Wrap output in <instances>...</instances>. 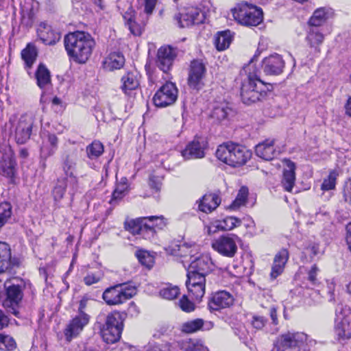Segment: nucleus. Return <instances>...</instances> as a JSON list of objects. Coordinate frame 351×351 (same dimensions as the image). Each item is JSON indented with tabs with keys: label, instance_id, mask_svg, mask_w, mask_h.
Wrapping results in <instances>:
<instances>
[{
	"label": "nucleus",
	"instance_id": "1",
	"mask_svg": "<svg viewBox=\"0 0 351 351\" xmlns=\"http://www.w3.org/2000/svg\"><path fill=\"white\" fill-rule=\"evenodd\" d=\"M64 43L69 58L79 64L87 62L95 45V40L90 34L80 31L66 34Z\"/></svg>",
	"mask_w": 351,
	"mask_h": 351
},
{
	"label": "nucleus",
	"instance_id": "2",
	"mask_svg": "<svg viewBox=\"0 0 351 351\" xmlns=\"http://www.w3.org/2000/svg\"><path fill=\"white\" fill-rule=\"evenodd\" d=\"M216 156L230 166L239 167L245 165L250 159L252 153L241 145L228 142L218 147Z\"/></svg>",
	"mask_w": 351,
	"mask_h": 351
},
{
	"label": "nucleus",
	"instance_id": "3",
	"mask_svg": "<svg viewBox=\"0 0 351 351\" xmlns=\"http://www.w3.org/2000/svg\"><path fill=\"white\" fill-rule=\"evenodd\" d=\"M272 86L265 84L259 78L250 75L243 82L241 88V97L243 102L251 104L265 98L267 93L271 91Z\"/></svg>",
	"mask_w": 351,
	"mask_h": 351
},
{
	"label": "nucleus",
	"instance_id": "4",
	"mask_svg": "<svg viewBox=\"0 0 351 351\" xmlns=\"http://www.w3.org/2000/svg\"><path fill=\"white\" fill-rule=\"evenodd\" d=\"M232 13L234 19L239 23L245 26H256L263 19V10L246 1L238 3L232 9Z\"/></svg>",
	"mask_w": 351,
	"mask_h": 351
},
{
	"label": "nucleus",
	"instance_id": "5",
	"mask_svg": "<svg viewBox=\"0 0 351 351\" xmlns=\"http://www.w3.org/2000/svg\"><path fill=\"white\" fill-rule=\"evenodd\" d=\"M136 293V289L134 286L118 284L106 289L102 294V298L107 304L115 306L125 302Z\"/></svg>",
	"mask_w": 351,
	"mask_h": 351
},
{
	"label": "nucleus",
	"instance_id": "6",
	"mask_svg": "<svg viewBox=\"0 0 351 351\" xmlns=\"http://www.w3.org/2000/svg\"><path fill=\"white\" fill-rule=\"evenodd\" d=\"M335 331L339 339L351 337V309L346 305L338 304L336 308Z\"/></svg>",
	"mask_w": 351,
	"mask_h": 351
},
{
	"label": "nucleus",
	"instance_id": "7",
	"mask_svg": "<svg viewBox=\"0 0 351 351\" xmlns=\"http://www.w3.org/2000/svg\"><path fill=\"white\" fill-rule=\"evenodd\" d=\"M307 336L302 332H288L278 339V351H305Z\"/></svg>",
	"mask_w": 351,
	"mask_h": 351
},
{
	"label": "nucleus",
	"instance_id": "8",
	"mask_svg": "<svg viewBox=\"0 0 351 351\" xmlns=\"http://www.w3.org/2000/svg\"><path fill=\"white\" fill-rule=\"evenodd\" d=\"M175 21L180 27H186L193 25L203 23L206 19V13L197 7H188L176 14Z\"/></svg>",
	"mask_w": 351,
	"mask_h": 351
},
{
	"label": "nucleus",
	"instance_id": "9",
	"mask_svg": "<svg viewBox=\"0 0 351 351\" xmlns=\"http://www.w3.org/2000/svg\"><path fill=\"white\" fill-rule=\"evenodd\" d=\"M239 241V237L234 234L221 236L212 242V247L221 255L232 258L237 252Z\"/></svg>",
	"mask_w": 351,
	"mask_h": 351
},
{
	"label": "nucleus",
	"instance_id": "10",
	"mask_svg": "<svg viewBox=\"0 0 351 351\" xmlns=\"http://www.w3.org/2000/svg\"><path fill=\"white\" fill-rule=\"evenodd\" d=\"M207 69L205 64L200 60H193L191 62L187 82L190 88L199 90L204 86V80L206 75Z\"/></svg>",
	"mask_w": 351,
	"mask_h": 351
},
{
	"label": "nucleus",
	"instance_id": "11",
	"mask_svg": "<svg viewBox=\"0 0 351 351\" xmlns=\"http://www.w3.org/2000/svg\"><path fill=\"white\" fill-rule=\"evenodd\" d=\"M178 88L174 83L166 82L155 93L153 101L156 106L164 108L173 104L178 98Z\"/></svg>",
	"mask_w": 351,
	"mask_h": 351
},
{
	"label": "nucleus",
	"instance_id": "12",
	"mask_svg": "<svg viewBox=\"0 0 351 351\" xmlns=\"http://www.w3.org/2000/svg\"><path fill=\"white\" fill-rule=\"evenodd\" d=\"M206 274L189 271L186 285L189 295L194 300H200L205 294Z\"/></svg>",
	"mask_w": 351,
	"mask_h": 351
},
{
	"label": "nucleus",
	"instance_id": "13",
	"mask_svg": "<svg viewBox=\"0 0 351 351\" xmlns=\"http://www.w3.org/2000/svg\"><path fill=\"white\" fill-rule=\"evenodd\" d=\"M34 124V118L31 114H25L13 124L15 139L17 143L23 144L29 139Z\"/></svg>",
	"mask_w": 351,
	"mask_h": 351
},
{
	"label": "nucleus",
	"instance_id": "14",
	"mask_svg": "<svg viewBox=\"0 0 351 351\" xmlns=\"http://www.w3.org/2000/svg\"><path fill=\"white\" fill-rule=\"evenodd\" d=\"M77 151L76 149L66 150L62 164V169L64 174L69 177V183L71 186V194L74 195L77 186V180L74 176L76 168Z\"/></svg>",
	"mask_w": 351,
	"mask_h": 351
},
{
	"label": "nucleus",
	"instance_id": "15",
	"mask_svg": "<svg viewBox=\"0 0 351 351\" xmlns=\"http://www.w3.org/2000/svg\"><path fill=\"white\" fill-rule=\"evenodd\" d=\"M177 56L176 49L170 46H162L157 52V66L164 73L169 71Z\"/></svg>",
	"mask_w": 351,
	"mask_h": 351
},
{
	"label": "nucleus",
	"instance_id": "16",
	"mask_svg": "<svg viewBox=\"0 0 351 351\" xmlns=\"http://www.w3.org/2000/svg\"><path fill=\"white\" fill-rule=\"evenodd\" d=\"M23 298L21 287L19 285H12L7 289V298L3 302V306L9 313L18 316L19 304Z\"/></svg>",
	"mask_w": 351,
	"mask_h": 351
},
{
	"label": "nucleus",
	"instance_id": "17",
	"mask_svg": "<svg viewBox=\"0 0 351 351\" xmlns=\"http://www.w3.org/2000/svg\"><path fill=\"white\" fill-rule=\"evenodd\" d=\"M125 227L133 234H141L146 239L154 237L153 226L147 223L146 217L126 221Z\"/></svg>",
	"mask_w": 351,
	"mask_h": 351
},
{
	"label": "nucleus",
	"instance_id": "18",
	"mask_svg": "<svg viewBox=\"0 0 351 351\" xmlns=\"http://www.w3.org/2000/svg\"><path fill=\"white\" fill-rule=\"evenodd\" d=\"M234 298L232 293L226 291H219L214 293L208 301V308L211 311H219L229 308L234 304Z\"/></svg>",
	"mask_w": 351,
	"mask_h": 351
},
{
	"label": "nucleus",
	"instance_id": "19",
	"mask_svg": "<svg viewBox=\"0 0 351 351\" xmlns=\"http://www.w3.org/2000/svg\"><path fill=\"white\" fill-rule=\"evenodd\" d=\"M206 147L207 143L204 138H195L182 151V156L186 160L202 158L205 156L204 151Z\"/></svg>",
	"mask_w": 351,
	"mask_h": 351
},
{
	"label": "nucleus",
	"instance_id": "20",
	"mask_svg": "<svg viewBox=\"0 0 351 351\" xmlns=\"http://www.w3.org/2000/svg\"><path fill=\"white\" fill-rule=\"evenodd\" d=\"M285 62L278 54L271 55L262 61V69L266 75H278L282 73Z\"/></svg>",
	"mask_w": 351,
	"mask_h": 351
},
{
	"label": "nucleus",
	"instance_id": "21",
	"mask_svg": "<svg viewBox=\"0 0 351 351\" xmlns=\"http://www.w3.org/2000/svg\"><path fill=\"white\" fill-rule=\"evenodd\" d=\"M89 322L90 320L86 316L81 317L75 315L64 330L66 339L68 341H71L73 338L77 337Z\"/></svg>",
	"mask_w": 351,
	"mask_h": 351
},
{
	"label": "nucleus",
	"instance_id": "22",
	"mask_svg": "<svg viewBox=\"0 0 351 351\" xmlns=\"http://www.w3.org/2000/svg\"><path fill=\"white\" fill-rule=\"evenodd\" d=\"M20 263L19 258L12 256L9 245L0 242V273L5 272L13 267H18Z\"/></svg>",
	"mask_w": 351,
	"mask_h": 351
},
{
	"label": "nucleus",
	"instance_id": "23",
	"mask_svg": "<svg viewBox=\"0 0 351 351\" xmlns=\"http://www.w3.org/2000/svg\"><path fill=\"white\" fill-rule=\"evenodd\" d=\"M214 265L209 254H202L190 261L189 271L202 273L206 275L213 269Z\"/></svg>",
	"mask_w": 351,
	"mask_h": 351
},
{
	"label": "nucleus",
	"instance_id": "24",
	"mask_svg": "<svg viewBox=\"0 0 351 351\" xmlns=\"http://www.w3.org/2000/svg\"><path fill=\"white\" fill-rule=\"evenodd\" d=\"M283 163L285 168L281 184L285 191L291 192L295 182V165L289 159L283 160Z\"/></svg>",
	"mask_w": 351,
	"mask_h": 351
},
{
	"label": "nucleus",
	"instance_id": "25",
	"mask_svg": "<svg viewBox=\"0 0 351 351\" xmlns=\"http://www.w3.org/2000/svg\"><path fill=\"white\" fill-rule=\"evenodd\" d=\"M38 2L34 0H23L21 2V23L27 27L33 23Z\"/></svg>",
	"mask_w": 351,
	"mask_h": 351
},
{
	"label": "nucleus",
	"instance_id": "26",
	"mask_svg": "<svg viewBox=\"0 0 351 351\" xmlns=\"http://www.w3.org/2000/svg\"><path fill=\"white\" fill-rule=\"evenodd\" d=\"M39 38L45 45H52L60 38V34L53 31L51 27L45 22H41L37 29Z\"/></svg>",
	"mask_w": 351,
	"mask_h": 351
},
{
	"label": "nucleus",
	"instance_id": "27",
	"mask_svg": "<svg viewBox=\"0 0 351 351\" xmlns=\"http://www.w3.org/2000/svg\"><path fill=\"white\" fill-rule=\"evenodd\" d=\"M274 139H267L258 144L255 148L256 154L265 160L274 159L278 154L274 148Z\"/></svg>",
	"mask_w": 351,
	"mask_h": 351
},
{
	"label": "nucleus",
	"instance_id": "28",
	"mask_svg": "<svg viewBox=\"0 0 351 351\" xmlns=\"http://www.w3.org/2000/svg\"><path fill=\"white\" fill-rule=\"evenodd\" d=\"M241 223V220L237 217H226L223 220L213 222L208 227V232L210 234L216 232L218 230H231L235 227L239 226Z\"/></svg>",
	"mask_w": 351,
	"mask_h": 351
},
{
	"label": "nucleus",
	"instance_id": "29",
	"mask_svg": "<svg viewBox=\"0 0 351 351\" xmlns=\"http://www.w3.org/2000/svg\"><path fill=\"white\" fill-rule=\"evenodd\" d=\"M58 138L54 134L44 133L43 134L42 145L40 152L45 158L49 157L54 154L58 148Z\"/></svg>",
	"mask_w": 351,
	"mask_h": 351
},
{
	"label": "nucleus",
	"instance_id": "30",
	"mask_svg": "<svg viewBox=\"0 0 351 351\" xmlns=\"http://www.w3.org/2000/svg\"><path fill=\"white\" fill-rule=\"evenodd\" d=\"M213 327L211 322H204L202 319L197 318L183 323L181 326V331L184 333H193L199 330H210Z\"/></svg>",
	"mask_w": 351,
	"mask_h": 351
},
{
	"label": "nucleus",
	"instance_id": "31",
	"mask_svg": "<svg viewBox=\"0 0 351 351\" xmlns=\"http://www.w3.org/2000/svg\"><path fill=\"white\" fill-rule=\"evenodd\" d=\"M221 203L219 197L214 193L206 194L199 201V209L204 213H211Z\"/></svg>",
	"mask_w": 351,
	"mask_h": 351
},
{
	"label": "nucleus",
	"instance_id": "32",
	"mask_svg": "<svg viewBox=\"0 0 351 351\" xmlns=\"http://www.w3.org/2000/svg\"><path fill=\"white\" fill-rule=\"evenodd\" d=\"M124 56L119 52H113L105 58L103 64L105 69L113 71L121 69L124 65Z\"/></svg>",
	"mask_w": 351,
	"mask_h": 351
},
{
	"label": "nucleus",
	"instance_id": "33",
	"mask_svg": "<svg viewBox=\"0 0 351 351\" xmlns=\"http://www.w3.org/2000/svg\"><path fill=\"white\" fill-rule=\"evenodd\" d=\"M121 88L126 95H130L132 90L139 86L137 75L132 72L127 73L121 77Z\"/></svg>",
	"mask_w": 351,
	"mask_h": 351
},
{
	"label": "nucleus",
	"instance_id": "34",
	"mask_svg": "<svg viewBox=\"0 0 351 351\" xmlns=\"http://www.w3.org/2000/svg\"><path fill=\"white\" fill-rule=\"evenodd\" d=\"M21 58L24 61L25 67L27 70L30 69L34 64L38 52L34 45L29 43L26 47L21 51Z\"/></svg>",
	"mask_w": 351,
	"mask_h": 351
},
{
	"label": "nucleus",
	"instance_id": "35",
	"mask_svg": "<svg viewBox=\"0 0 351 351\" xmlns=\"http://www.w3.org/2000/svg\"><path fill=\"white\" fill-rule=\"evenodd\" d=\"M1 168L7 177L12 178L14 176L16 172V161L11 150H9V152L3 156Z\"/></svg>",
	"mask_w": 351,
	"mask_h": 351
},
{
	"label": "nucleus",
	"instance_id": "36",
	"mask_svg": "<svg viewBox=\"0 0 351 351\" xmlns=\"http://www.w3.org/2000/svg\"><path fill=\"white\" fill-rule=\"evenodd\" d=\"M199 247L195 243H184L178 245L177 255L185 258L189 257V260H186V262H190L191 258L199 253Z\"/></svg>",
	"mask_w": 351,
	"mask_h": 351
},
{
	"label": "nucleus",
	"instance_id": "37",
	"mask_svg": "<svg viewBox=\"0 0 351 351\" xmlns=\"http://www.w3.org/2000/svg\"><path fill=\"white\" fill-rule=\"evenodd\" d=\"M231 112L232 109L227 103H216L213 106L210 117L217 121L221 122L225 120Z\"/></svg>",
	"mask_w": 351,
	"mask_h": 351
},
{
	"label": "nucleus",
	"instance_id": "38",
	"mask_svg": "<svg viewBox=\"0 0 351 351\" xmlns=\"http://www.w3.org/2000/svg\"><path fill=\"white\" fill-rule=\"evenodd\" d=\"M122 328H109L103 326L101 330V337L107 343H114L119 340Z\"/></svg>",
	"mask_w": 351,
	"mask_h": 351
},
{
	"label": "nucleus",
	"instance_id": "39",
	"mask_svg": "<svg viewBox=\"0 0 351 351\" xmlns=\"http://www.w3.org/2000/svg\"><path fill=\"white\" fill-rule=\"evenodd\" d=\"M36 78L37 84L40 88H44L50 84V72L43 64H39L36 72Z\"/></svg>",
	"mask_w": 351,
	"mask_h": 351
},
{
	"label": "nucleus",
	"instance_id": "40",
	"mask_svg": "<svg viewBox=\"0 0 351 351\" xmlns=\"http://www.w3.org/2000/svg\"><path fill=\"white\" fill-rule=\"evenodd\" d=\"M232 40V36L230 30L218 33L215 38V45L219 51L227 49Z\"/></svg>",
	"mask_w": 351,
	"mask_h": 351
},
{
	"label": "nucleus",
	"instance_id": "41",
	"mask_svg": "<svg viewBox=\"0 0 351 351\" xmlns=\"http://www.w3.org/2000/svg\"><path fill=\"white\" fill-rule=\"evenodd\" d=\"M86 154L89 159L98 158L104 153V145L99 141H94L86 147Z\"/></svg>",
	"mask_w": 351,
	"mask_h": 351
},
{
	"label": "nucleus",
	"instance_id": "42",
	"mask_svg": "<svg viewBox=\"0 0 351 351\" xmlns=\"http://www.w3.org/2000/svg\"><path fill=\"white\" fill-rule=\"evenodd\" d=\"M328 14L324 8L317 9L309 20V25L314 27L322 25L328 19Z\"/></svg>",
	"mask_w": 351,
	"mask_h": 351
},
{
	"label": "nucleus",
	"instance_id": "43",
	"mask_svg": "<svg viewBox=\"0 0 351 351\" xmlns=\"http://www.w3.org/2000/svg\"><path fill=\"white\" fill-rule=\"evenodd\" d=\"M306 40L311 47L317 48L324 40V36L317 27L310 29Z\"/></svg>",
	"mask_w": 351,
	"mask_h": 351
},
{
	"label": "nucleus",
	"instance_id": "44",
	"mask_svg": "<svg viewBox=\"0 0 351 351\" xmlns=\"http://www.w3.org/2000/svg\"><path fill=\"white\" fill-rule=\"evenodd\" d=\"M67 182H69L67 178L58 180V182L53 190V195L55 201L58 202L63 198L67 186Z\"/></svg>",
	"mask_w": 351,
	"mask_h": 351
},
{
	"label": "nucleus",
	"instance_id": "45",
	"mask_svg": "<svg viewBox=\"0 0 351 351\" xmlns=\"http://www.w3.org/2000/svg\"><path fill=\"white\" fill-rule=\"evenodd\" d=\"M103 326H108L109 328H122L121 314L117 311H114L108 314Z\"/></svg>",
	"mask_w": 351,
	"mask_h": 351
},
{
	"label": "nucleus",
	"instance_id": "46",
	"mask_svg": "<svg viewBox=\"0 0 351 351\" xmlns=\"http://www.w3.org/2000/svg\"><path fill=\"white\" fill-rule=\"evenodd\" d=\"M91 300L84 295L82 298V299L79 301V305L77 308V314L76 315H78L81 317L86 316L88 317V319H90V315L88 313V308L90 307Z\"/></svg>",
	"mask_w": 351,
	"mask_h": 351
},
{
	"label": "nucleus",
	"instance_id": "47",
	"mask_svg": "<svg viewBox=\"0 0 351 351\" xmlns=\"http://www.w3.org/2000/svg\"><path fill=\"white\" fill-rule=\"evenodd\" d=\"M247 195L248 189L246 186H242L239 191L236 199L230 206V208L234 210L239 208L241 206L244 205L246 202Z\"/></svg>",
	"mask_w": 351,
	"mask_h": 351
},
{
	"label": "nucleus",
	"instance_id": "48",
	"mask_svg": "<svg viewBox=\"0 0 351 351\" xmlns=\"http://www.w3.org/2000/svg\"><path fill=\"white\" fill-rule=\"evenodd\" d=\"M179 294V289L176 286L167 285L160 291V295L162 298L167 300H173Z\"/></svg>",
	"mask_w": 351,
	"mask_h": 351
},
{
	"label": "nucleus",
	"instance_id": "49",
	"mask_svg": "<svg viewBox=\"0 0 351 351\" xmlns=\"http://www.w3.org/2000/svg\"><path fill=\"white\" fill-rule=\"evenodd\" d=\"M136 256L139 262L145 267L151 268L154 263V258L147 251L138 250Z\"/></svg>",
	"mask_w": 351,
	"mask_h": 351
},
{
	"label": "nucleus",
	"instance_id": "50",
	"mask_svg": "<svg viewBox=\"0 0 351 351\" xmlns=\"http://www.w3.org/2000/svg\"><path fill=\"white\" fill-rule=\"evenodd\" d=\"M147 223L153 226L154 234H155V228L163 229L167 224V220L163 216H150L146 217Z\"/></svg>",
	"mask_w": 351,
	"mask_h": 351
},
{
	"label": "nucleus",
	"instance_id": "51",
	"mask_svg": "<svg viewBox=\"0 0 351 351\" xmlns=\"http://www.w3.org/2000/svg\"><path fill=\"white\" fill-rule=\"evenodd\" d=\"M16 346V342L12 337L0 334V350L12 351Z\"/></svg>",
	"mask_w": 351,
	"mask_h": 351
},
{
	"label": "nucleus",
	"instance_id": "52",
	"mask_svg": "<svg viewBox=\"0 0 351 351\" xmlns=\"http://www.w3.org/2000/svg\"><path fill=\"white\" fill-rule=\"evenodd\" d=\"M184 351H208L201 340H190Z\"/></svg>",
	"mask_w": 351,
	"mask_h": 351
},
{
	"label": "nucleus",
	"instance_id": "53",
	"mask_svg": "<svg viewBox=\"0 0 351 351\" xmlns=\"http://www.w3.org/2000/svg\"><path fill=\"white\" fill-rule=\"evenodd\" d=\"M336 184V174L335 172H330L328 178L324 179L321 189L323 191H329L335 189Z\"/></svg>",
	"mask_w": 351,
	"mask_h": 351
},
{
	"label": "nucleus",
	"instance_id": "54",
	"mask_svg": "<svg viewBox=\"0 0 351 351\" xmlns=\"http://www.w3.org/2000/svg\"><path fill=\"white\" fill-rule=\"evenodd\" d=\"M289 259V252L286 249H282L276 254L274 260V263L280 265L282 267L285 268V266Z\"/></svg>",
	"mask_w": 351,
	"mask_h": 351
},
{
	"label": "nucleus",
	"instance_id": "55",
	"mask_svg": "<svg viewBox=\"0 0 351 351\" xmlns=\"http://www.w3.org/2000/svg\"><path fill=\"white\" fill-rule=\"evenodd\" d=\"M103 278V275L101 272L96 273H88L84 278V282L85 285L88 286H90L93 284L99 282L101 278Z\"/></svg>",
	"mask_w": 351,
	"mask_h": 351
},
{
	"label": "nucleus",
	"instance_id": "56",
	"mask_svg": "<svg viewBox=\"0 0 351 351\" xmlns=\"http://www.w3.org/2000/svg\"><path fill=\"white\" fill-rule=\"evenodd\" d=\"M179 305L181 309L185 312H191L195 310V304L185 295L180 300Z\"/></svg>",
	"mask_w": 351,
	"mask_h": 351
},
{
	"label": "nucleus",
	"instance_id": "57",
	"mask_svg": "<svg viewBox=\"0 0 351 351\" xmlns=\"http://www.w3.org/2000/svg\"><path fill=\"white\" fill-rule=\"evenodd\" d=\"M267 323V319L261 315H254L252 317V326L257 329L261 330L264 328Z\"/></svg>",
	"mask_w": 351,
	"mask_h": 351
},
{
	"label": "nucleus",
	"instance_id": "58",
	"mask_svg": "<svg viewBox=\"0 0 351 351\" xmlns=\"http://www.w3.org/2000/svg\"><path fill=\"white\" fill-rule=\"evenodd\" d=\"M128 190V185L117 184L114 189L112 197L114 199H121Z\"/></svg>",
	"mask_w": 351,
	"mask_h": 351
},
{
	"label": "nucleus",
	"instance_id": "59",
	"mask_svg": "<svg viewBox=\"0 0 351 351\" xmlns=\"http://www.w3.org/2000/svg\"><path fill=\"white\" fill-rule=\"evenodd\" d=\"M130 32L134 36H140L142 33L141 27L134 21L127 23Z\"/></svg>",
	"mask_w": 351,
	"mask_h": 351
},
{
	"label": "nucleus",
	"instance_id": "60",
	"mask_svg": "<svg viewBox=\"0 0 351 351\" xmlns=\"http://www.w3.org/2000/svg\"><path fill=\"white\" fill-rule=\"evenodd\" d=\"M284 271V268L282 267L280 265H276L273 263L271 267V271L270 273V277L271 279H276L278 276H280Z\"/></svg>",
	"mask_w": 351,
	"mask_h": 351
},
{
	"label": "nucleus",
	"instance_id": "61",
	"mask_svg": "<svg viewBox=\"0 0 351 351\" xmlns=\"http://www.w3.org/2000/svg\"><path fill=\"white\" fill-rule=\"evenodd\" d=\"M343 197L346 202L351 204V180L347 182L344 186Z\"/></svg>",
	"mask_w": 351,
	"mask_h": 351
},
{
	"label": "nucleus",
	"instance_id": "62",
	"mask_svg": "<svg viewBox=\"0 0 351 351\" xmlns=\"http://www.w3.org/2000/svg\"><path fill=\"white\" fill-rule=\"evenodd\" d=\"M158 0H144L145 12L147 14H151L156 5Z\"/></svg>",
	"mask_w": 351,
	"mask_h": 351
},
{
	"label": "nucleus",
	"instance_id": "63",
	"mask_svg": "<svg viewBox=\"0 0 351 351\" xmlns=\"http://www.w3.org/2000/svg\"><path fill=\"white\" fill-rule=\"evenodd\" d=\"M318 267L314 265L308 273V280L313 284H315L317 282V275L318 273Z\"/></svg>",
	"mask_w": 351,
	"mask_h": 351
},
{
	"label": "nucleus",
	"instance_id": "64",
	"mask_svg": "<svg viewBox=\"0 0 351 351\" xmlns=\"http://www.w3.org/2000/svg\"><path fill=\"white\" fill-rule=\"evenodd\" d=\"M149 185L151 188L158 191L161 185L160 179L158 177L151 176L149 180Z\"/></svg>",
	"mask_w": 351,
	"mask_h": 351
}]
</instances>
